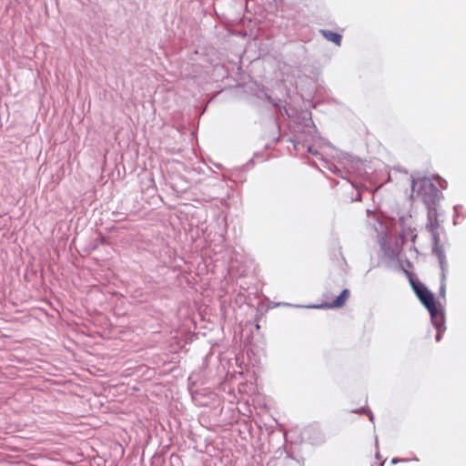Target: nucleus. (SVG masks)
<instances>
[{"label":"nucleus","instance_id":"nucleus-8","mask_svg":"<svg viewBox=\"0 0 466 466\" xmlns=\"http://www.w3.org/2000/svg\"><path fill=\"white\" fill-rule=\"evenodd\" d=\"M254 165V159L251 158L249 161H248L244 166H243V169L245 170H248L249 169L250 167H252Z\"/></svg>","mask_w":466,"mask_h":466},{"label":"nucleus","instance_id":"nucleus-4","mask_svg":"<svg viewBox=\"0 0 466 466\" xmlns=\"http://www.w3.org/2000/svg\"><path fill=\"white\" fill-rule=\"evenodd\" d=\"M418 195L421 197L425 203H434L438 195V189L432 183L424 180L420 183V189L419 190Z\"/></svg>","mask_w":466,"mask_h":466},{"label":"nucleus","instance_id":"nucleus-9","mask_svg":"<svg viewBox=\"0 0 466 466\" xmlns=\"http://www.w3.org/2000/svg\"><path fill=\"white\" fill-rule=\"evenodd\" d=\"M253 157H254V158H260V157H262V156H261V154L259 152H255Z\"/></svg>","mask_w":466,"mask_h":466},{"label":"nucleus","instance_id":"nucleus-10","mask_svg":"<svg viewBox=\"0 0 466 466\" xmlns=\"http://www.w3.org/2000/svg\"><path fill=\"white\" fill-rule=\"evenodd\" d=\"M437 340H440L441 339V334L438 333L437 337H436Z\"/></svg>","mask_w":466,"mask_h":466},{"label":"nucleus","instance_id":"nucleus-3","mask_svg":"<svg viewBox=\"0 0 466 466\" xmlns=\"http://www.w3.org/2000/svg\"><path fill=\"white\" fill-rule=\"evenodd\" d=\"M244 92L247 103L255 109L258 116H261V86L256 81H250L245 84Z\"/></svg>","mask_w":466,"mask_h":466},{"label":"nucleus","instance_id":"nucleus-2","mask_svg":"<svg viewBox=\"0 0 466 466\" xmlns=\"http://www.w3.org/2000/svg\"><path fill=\"white\" fill-rule=\"evenodd\" d=\"M410 285L416 296L421 304L428 309L432 320L437 327L442 324L443 317L439 310L438 304L435 300L434 295L427 289V287L418 281L410 279Z\"/></svg>","mask_w":466,"mask_h":466},{"label":"nucleus","instance_id":"nucleus-1","mask_svg":"<svg viewBox=\"0 0 466 466\" xmlns=\"http://www.w3.org/2000/svg\"><path fill=\"white\" fill-rule=\"evenodd\" d=\"M262 304V301L259 300L258 303L257 313L255 319L252 320H247L242 328V333L245 338L246 347L248 346L247 352L249 356V353L254 356L259 352L260 350V317H259V307Z\"/></svg>","mask_w":466,"mask_h":466},{"label":"nucleus","instance_id":"nucleus-7","mask_svg":"<svg viewBox=\"0 0 466 466\" xmlns=\"http://www.w3.org/2000/svg\"><path fill=\"white\" fill-rule=\"evenodd\" d=\"M95 242L96 243L93 246L92 249H96L99 244L104 245L107 243L106 238L103 235H100L98 238H96Z\"/></svg>","mask_w":466,"mask_h":466},{"label":"nucleus","instance_id":"nucleus-5","mask_svg":"<svg viewBox=\"0 0 466 466\" xmlns=\"http://www.w3.org/2000/svg\"><path fill=\"white\" fill-rule=\"evenodd\" d=\"M350 296V291L348 289H345L341 291V293L334 299L325 301L320 307L326 309H338L341 308L345 305L346 301L349 299Z\"/></svg>","mask_w":466,"mask_h":466},{"label":"nucleus","instance_id":"nucleus-6","mask_svg":"<svg viewBox=\"0 0 466 466\" xmlns=\"http://www.w3.org/2000/svg\"><path fill=\"white\" fill-rule=\"evenodd\" d=\"M323 35L329 41H331L338 46L340 45L342 37L339 34L331 31H324Z\"/></svg>","mask_w":466,"mask_h":466}]
</instances>
